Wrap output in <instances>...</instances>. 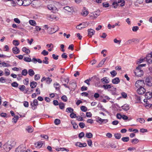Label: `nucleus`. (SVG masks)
<instances>
[{"label": "nucleus", "instance_id": "5fc2aeb1", "mask_svg": "<svg viewBox=\"0 0 152 152\" xmlns=\"http://www.w3.org/2000/svg\"><path fill=\"white\" fill-rule=\"evenodd\" d=\"M23 83L24 85H27L29 83V79L28 78H26L23 80Z\"/></svg>", "mask_w": 152, "mask_h": 152}, {"label": "nucleus", "instance_id": "6e6552de", "mask_svg": "<svg viewBox=\"0 0 152 152\" xmlns=\"http://www.w3.org/2000/svg\"><path fill=\"white\" fill-rule=\"evenodd\" d=\"M26 149V148L24 145H20L16 148L15 152H22L23 150Z\"/></svg>", "mask_w": 152, "mask_h": 152}, {"label": "nucleus", "instance_id": "c756f323", "mask_svg": "<svg viewBox=\"0 0 152 152\" xmlns=\"http://www.w3.org/2000/svg\"><path fill=\"white\" fill-rule=\"evenodd\" d=\"M93 13L95 16V18H96L100 15V11L99 10H98L95 12H94Z\"/></svg>", "mask_w": 152, "mask_h": 152}, {"label": "nucleus", "instance_id": "f704fd0d", "mask_svg": "<svg viewBox=\"0 0 152 152\" xmlns=\"http://www.w3.org/2000/svg\"><path fill=\"white\" fill-rule=\"evenodd\" d=\"M56 150L58 151H66V152H68L69 151L68 149H66L64 148H56Z\"/></svg>", "mask_w": 152, "mask_h": 152}, {"label": "nucleus", "instance_id": "4468645a", "mask_svg": "<svg viewBox=\"0 0 152 152\" xmlns=\"http://www.w3.org/2000/svg\"><path fill=\"white\" fill-rule=\"evenodd\" d=\"M88 10L86 9L85 7H83L82 12L81 13L82 15L83 16H86L88 14Z\"/></svg>", "mask_w": 152, "mask_h": 152}, {"label": "nucleus", "instance_id": "bb28decb", "mask_svg": "<svg viewBox=\"0 0 152 152\" xmlns=\"http://www.w3.org/2000/svg\"><path fill=\"white\" fill-rule=\"evenodd\" d=\"M102 119L99 117H96V121L98 123H99L100 124H102Z\"/></svg>", "mask_w": 152, "mask_h": 152}, {"label": "nucleus", "instance_id": "338daca9", "mask_svg": "<svg viewBox=\"0 0 152 152\" xmlns=\"http://www.w3.org/2000/svg\"><path fill=\"white\" fill-rule=\"evenodd\" d=\"M84 133L83 132H81L79 134L78 137L80 139L83 138L84 136Z\"/></svg>", "mask_w": 152, "mask_h": 152}, {"label": "nucleus", "instance_id": "4c0bfd02", "mask_svg": "<svg viewBox=\"0 0 152 152\" xmlns=\"http://www.w3.org/2000/svg\"><path fill=\"white\" fill-rule=\"evenodd\" d=\"M137 121H138L141 124L144 123L145 122V120L142 118H138L137 119Z\"/></svg>", "mask_w": 152, "mask_h": 152}, {"label": "nucleus", "instance_id": "e433bc0d", "mask_svg": "<svg viewBox=\"0 0 152 152\" xmlns=\"http://www.w3.org/2000/svg\"><path fill=\"white\" fill-rule=\"evenodd\" d=\"M86 136L88 138H91L92 137L93 135L90 132L87 133L86 134Z\"/></svg>", "mask_w": 152, "mask_h": 152}, {"label": "nucleus", "instance_id": "20e7f679", "mask_svg": "<svg viewBox=\"0 0 152 152\" xmlns=\"http://www.w3.org/2000/svg\"><path fill=\"white\" fill-rule=\"evenodd\" d=\"M30 105L31 108L34 110L37 108V106L38 105V101L37 99H35L33 102H31Z\"/></svg>", "mask_w": 152, "mask_h": 152}, {"label": "nucleus", "instance_id": "423d86ee", "mask_svg": "<svg viewBox=\"0 0 152 152\" xmlns=\"http://www.w3.org/2000/svg\"><path fill=\"white\" fill-rule=\"evenodd\" d=\"M58 27L56 26L53 28L50 27L48 29V33L49 34H52L58 31Z\"/></svg>", "mask_w": 152, "mask_h": 152}, {"label": "nucleus", "instance_id": "49530a36", "mask_svg": "<svg viewBox=\"0 0 152 152\" xmlns=\"http://www.w3.org/2000/svg\"><path fill=\"white\" fill-rule=\"evenodd\" d=\"M61 81H64L65 83H69V80L68 78H61Z\"/></svg>", "mask_w": 152, "mask_h": 152}, {"label": "nucleus", "instance_id": "e2e57ef3", "mask_svg": "<svg viewBox=\"0 0 152 152\" xmlns=\"http://www.w3.org/2000/svg\"><path fill=\"white\" fill-rule=\"evenodd\" d=\"M52 80L51 78L49 77L46 78V81L47 83L48 84L50 83L52 81Z\"/></svg>", "mask_w": 152, "mask_h": 152}, {"label": "nucleus", "instance_id": "37998d69", "mask_svg": "<svg viewBox=\"0 0 152 152\" xmlns=\"http://www.w3.org/2000/svg\"><path fill=\"white\" fill-rule=\"evenodd\" d=\"M112 5L113 6V7L114 8H116L118 6V4L117 3V0L114 1L112 4Z\"/></svg>", "mask_w": 152, "mask_h": 152}, {"label": "nucleus", "instance_id": "58836bf2", "mask_svg": "<svg viewBox=\"0 0 152 152\" xmlns=\"http://www.w3.org/2000/svg\"><path fill=\"white\" fill-rule=\"evenodd\" d=\"M0 64H1L2 66L4 67H9L11 66L9 64H7L5 62L0 63Z\"/></svg>", "mask_w": 152, "mask_h": 152}, {"label": "nucleus", "instance_id": "a211bd4d", "mask_svg": "<svg viewBox=\"0 0 152 152\" xmlns=\"http://www.w3.org/2000/svg\"><path fill=\"white\" fill-rule=\"evenodd\" d=\"M75 145L76 146L80 147H85L87 146V144L85 142L81 143L80 142H77L76 143Z\"/></svg>", "mask_w": 152, "mask_h": 152}, {"label": "nucleus", "instance_id": "c03bdc74", "mask_svg": "<svg viewBox=\"0 0 152 152\" xmlns=\"http://www.w3.org/2000/svg\"><path fill=\"white\" fill-rule=\"evenodd\" d=\"M23 60L24 61L27 62H30L31 61V58L28 57H24L23 58Z\"/></svg>", "mask_w": 152, "mask_h": 152}, {"label": "nucleus", "instance_id": "79ce46f5", "mask_svg": "<svg viewBox=\"0 0 152 152\" xmlns=\"http://www.w3.org/2000/svg\"><path fill=\"white\" fill-rule=\"evenodd\" d=\"M19 118V117L17 115H15L14 116V118H13L12 119L13 122H14L15 123H16Z\"/></svg>", "mask_w": 152, "mask_h": 152}, {"label": "nucleus", "instance_id": "ea45409f", "mask_svg": "<svg viewBox=\"0 0 152 152\" xmlns=\"http://www.w3.org/2000/svg\"><path fill=\"white\" fill-rule=\"evenodd\" d=\"M111 76L112 77H115L117 75V72L115 70H113L110 72Z\"/></svg>", "mask_w": 152, "mask_h": 152}, {"label": "nucleus", "instance_id": "f257e3e1", "mask_svg": "<svg viewBox=\"0 0 152 152\" xmlns=\"http://www.w3.org/2000/svg\"><path fill=\"white\" fill-rule=\"evenodd\" d=\"M135 75L138 77H141L143 75V71L140 68L137 67L136 69L134 71Z\"/></svg>", "mask_w": 152, "mask_h": 152}, {"label": "nucleus", "instance_id": "39448f33", "mask_svg": "<svg viewBox=\"0 0 152 152\" xmlns=\"http://www.w3.org/2000/svg\"><path fill=\"white\" fill-rule=\"evenodd\" d=\"M88 25V23H87V22H84L80 24L76 27V28L80 30L83 28H84L87 27Z\"/></svg>", "mask_w": 152, "mask_h": 152}, {"label": "nucleus", "instance_id": "2f4dec72", "mask_svg": "<svg viewBox=\"0 0 152 152\" xmlns=\"http://www.w3.org/2000/svg\"><path fill=\"white\" fill-rule=\"evenodd\" d=\"M88 97L90 99H92L93 98L94 93L90 91H88Z\"/></svg>", "mask_w": 152, "mask_h": 152}, {"label": "nucleus", "instance_id": "6ab92c4d", "mask_svg": "<svg viewBox=\"0 0 152 152\" xmlns=\"http://www.w3.org/2000/svg\"><path fill=\"white\" fill-rule=\"evenodd\" d=\"M12 51L13 53L15 54L19 53L20 50L17 47H14L12 48Z\"/></svg>", "mask_w": 152, "mask_h": 152}, {"label": "nucleus", "instance_id": "052dcab7", "mask_svg": "<svg viewBox=\"0 0 152 152\" xmlns=\"http://www.w3.org/2000/svg\"><path fill=\"white\" fill-rule=\"evenodd\" d=\"M70 116L71 118H76V115L73 112H72L71 113Z\"/></svg>", "mask_w": 152, "mask_h": 152}, {"label": "nucleus", "instance_id": "f03ea898", "mask_svg": "<svg viewBox=\"0 0 152 152\" xmlns=\"http://www.w3.org/2000/svg\"><path fill=\"white\" fill-rule=\"evenodd\" d=\"M145 84L144 80H138L135 83V85L137 88L143 87L145 86Z\"/></svg>", "mask_w": 152, "mask_h": 152}, {"label": "nucleus", "instance_id": "1a4fd4ad", "mask_svg": "<svg viewBox=\"0 0 152 152\" xmlns=\"http://www.w3.org/2000/svg\"><path fill=\"white\" fill-rule=\"evenodd\" d=\"M22 5L24 6H27L31 3V0H24L23 1H20Z\"/></svg>", "mask_w": 152, "mask_h": 152}, {"label": "nucleus", "instance_id": "0e129e2a", "mask_svg": "<svg viewBox=\"0 0 152 152\" xmlns=\"http://www.w3.org/2000/svg\"><path fill=\"white\" fill-rule=\"evenodd\" d=\"M139 28L137 26H134L132 27V30L133 31H137Z\"/></svg>", "mask_w": 152, "mask_h": 152}, {"label": "nucleus", "instance_id": "72a5a7b5", "mask_svg": "<svg viewBox=\"0 0 152 152\" xmlns=\"http://www.w3.org/2000/svg\"><path fill=\"white\" fill-rule=\"evenodd\" d=\"M66 111L68 113H71L74 111V110L73 108L71 107L67 108L66 109Z\"/></svg>", "mask_w": 152, "mask_h": 152}, {"label": "nucleus", "instance_id": "f3484780", "mask_svg": "<svg viewBox=\"0 0 152 152\" xmlns=\"http://www.w3.org/2000/svg\"><path fill=\"white\" fill-rule=\"evenodd\" d=\"M88 36L91 37L94 34L95 31L93 29L91 28L88 30Z\"/></svg>", "mask_w": 152, "mask_h": 152}, {"label": "nucleus", "instance_id": "9b49d317", "mask_svg": "<svg viewBox=\"0 0 152 152\" xmlns=\"http://www.w3.org/2000/svg\"><path fill=\"white\" fill-rule=\"evenodd\" d=\"M145 91V89L143 88V87L139 88L137 90V92L139 94H143Z\"/></svg>", "mask_w": 152, "mask_h": 152}, {"label": "nucleus", "instance_id": "412c9836", "mask_svg": "<svg viewBox=\"0 0 152 152\" xmlns=\"http://www.w3.org/2000/svg\"><path fill=\"white\" fill-rule=\"evenodd\" d=\"M112 83L114 84H117L120 82V80L118 77H116L112 80Z\"/></svg>", "mask_w": 152, "mask_h": 152}, {"label": "nucleus", "instance_id": "13d9d810", "mask_svg": "<svg viewBox=\"0 0 152 152\" xmlns=\"http://www.w3.org/2000/svg\"><path fill=\"white\" fill-rule=\"evenodd\" d=\"M59 108L61 109H63L64 107V103L62 102H61L59 104Z\"/></svg>", "mask_w": 152, "mask_h": 152}, {"label": "nucleus", "instance_id": "a878e982", "mask_svg": "<svg viewBox=\"0 0 152 152\" xmlns=\"http://www.w3.org/2000/svg\"><path fill=\"white\" fill-rule=\"evenodd\" d=\"M28 73L29 75L31 77H32L35 74V72L32 69H29L28 71Z\"/></svg>", "mask_w": 152, "mask_h": 152}, {"label": "nucleus", "instance_id": "2eb2a0df", "mask_svg": "<svg viewBox=\"0 0 152 152\" xmlns=\"http://www.w3.org/2000/svg\"><path fill=\"white\" fill-rule=\"evenodd\" d=\"M48 8L50 10L56 12L57 10V8L53 5L50 4L47 6Z\"/></svg>", "mask_w": 152, "mask_h": 152}, {"label": "nucleus", "instance_id": "ddd939ff", "mask_svg": "<svg viewBox=\"0 0 152 152\" xmlns=\"http://www.w3.org/2000/svg\"><path fill=\"white\" fill-rule=\"evenodd\" d=\"M101 81L103 84H107L110 82L109 79L107 77H103L101 79Z\"/></svg>", "mask_w": 152, "mask_h": 152}, {"label": "nucleus", "instance_id": "09e8293b", "mask_svg": "<svg viewBox=\"0 0 152 152\" xmlns=\"http://www.w3.org/2000/svg\"><path fill=\"white\" fill-rule=\"evenodd\" d=\"M18 88L20 91H23L26 89V87L24 85H20Z\"/></svg>", "mask_w": 152, "mask_h": 152}, {"label": "nucleus", "instance_id": "680f3d73", "mask_svg": "<svg viewBox=\"0 0 152 152\" xmlns=\"http://www.w3.org/2000/svg\"><path fill=\"white\" fill-rule=\"evenodd\" d=\"M61 99L65 102H66L67 100V98L65 95L61 97Z\"/></svg>", "mask_w": 152, "mask_h": 152}, {"label": "nucleus", "instance_id": "393cba45", "mask_svg": "<svg viewBox=\"0 0 152 152\" xmlns=\"http://www.w3.org/2000/svg\"><path fill=\"white\" fill-rule=\"evenodd\" d=\"M107 58H104L99 63L97 67H101L102 66V65L104 64V63L106 59H107Z\"/></svg>", "mask_w": 152, "mask_h": 152}, {"label": "nucleus", "instance_id": "3c124183", "mask_svg": "<svg viewBox=\"0 0 152 152\" xmlns=\"http://www.w3.org/2000/svg\"><path fill=\"white\" fill-rule=\"evenodd\" d=\"M138 142V140L137 138L133 139L132 140V142L133 144H137Z\"/></svg>", "mask_w": 152, "mask_h": 152}, {"label": "nucleus", "instance_id": "0eeeda50", "mask_svg": "<svg viewBox=\"0 0 152 152\" xmlns=\"http://www.w3.org/2000/svg\"><path fill=\"white\" fill-rule=\"evenodd\" d=\"M146 84L149 86H152V78L151 77H148L145 80Z\"/></svg>", "mask_w": 152, "mask_h": 152}, {"label": "nucleus", "instance_id": "a18cd8bd", "mask_svg": "<svg viewBox=\"0 0 152 152\" xmlns=\"http://www.w3.org/2000/svg\"><path fill=\"white\" fill-rule=\"evenodd\" d=\"M26 130L29 133H31L33 131V128L31 127H28L26 129Z\"/></svg>", "mask_w": 152, "mask_h": 152}, {"label": "nucleus", "instance_id": "a19ab883", "mask_svg": "<svg viewBox=\"0 0 152 152\" xmlns=\"http://www.w3.org/2000/svg\"><path fill=\"white\" fill-rule=\"evenodd\" d=\"M129 137H123L121 138V140L124 142H127L129 140Z\"/></svg>", "mask_w": 152, "mask_h": 152}, {"label": "nucleus", "instance_id": "f8f14e48", "mask_svg": "<svg viewBox=\"0 0 152 152\" xmlns=\"http://www.w3.org/2000/svg\"><path fill=\"white\" fill-rule=\"evenodd\" d=\"M43 142L42 141H39L34 144L35 146L37 148H40L42 146Z\"/></svg>", "mask_w": 152, "mask_h": 152}, {"label": "nucleus", "instance_id": "b1692460", "mask_svg": "<svg viewBox=\"0 0 152 152\" xmlns=\"http://www.w3.org/2000/svg\"><path fill=\"white\" fill-rule=\"evenodd\" d=\"M64 9L69 12H71L73 10L72 7L69 6L64 7Z\"/></svg>", "mask_w": 152, "mask_h": 152}, {"label": "nucleus", "instance_id": "bf43d9fd", "mask_svg": "<svg viewBox=\"0 0 152 152\" xmlns=\"http://www.w3.org/2000/svg\"><path fill=\"white\" fill-rule=\"evenodd\" d=\"M13 44L15 46H17L19 45V43L18 41L16 40H13Z\"/></svg>", "mask_w": 152, "mask_h": 152}, {"label": "nucleus", "instance_id": "c85d7f7f", "mask_svg": "<svg viewBox=\"0 0 152 152\" xmlns=\"http://www.w3.org/2000/svg\"><path fill=\"white\" fill-rule=\"evenodd\" d=\"M71 123L73 126V128L74 129H76L78 128V126L74 121H71Z\"/></svg>", "mask_w": 152, "mask_h": 152}, {"label": "nucleus", "instance_id": "8fccbe9b", "mask_svg": "<svg viewBox=\"0 0 152 152\" xmlns=\"http://www.w3.org/2000/svg\"><path fill=\"white\" fill-rule=\"evenodd\" d=\"M55 124L56 125H58L60 124V120L58 119H56L54 121Z\"/></svg>", "mask_w": 152, "mask_h": 152}, {"label": "nucleus", "instance_id": "5701e85b", "mask_svg": "<svg viewBox=\"0 0 152 152\" xmlns=\"http://www.w3.org/2000/svg\"><path fill=\"white\" fill-rule=\"evenodd\" d=\"M37 85V83L34 81H32L30 83V86L31 88H33L36 87Z\"/></svg>", "mask_w": 152, "mask_h": 152}, {"label": "nucleus", "instance_id": "774afa93", "mask_svg": "<svg viewBox=\"0 0 152 152\" xmlns=\"http://www.w3.org/2000/svg\"><path fill=\"white\" fill-rule=\"evenodd\" d=\"M79 126L80 128L83 129L84 128L85 126V124L83 122H80L79 124Z\"/></svg>", "mask_w": 152, "mask_h": 152}, {"label": "nucleus", "instance_id": "c9c22d12", "mask_svg": "<svg viewBox=\"0 0 152 152\" xmlns=\"http://www.w3.org/2000/svg\"><path fill=\"white\" fill-rule=\"evenodd\" d=\"M30 24L33 26H35L36 25V23L35 21L33 20H30L29 21Z\"/></svg>", "mask_w": 152, "mask_h": 152}, {"label": "nucleus", "instance_id": "9d476101", "mask_svg": "<svg viewBox=\"0 0 152 152\" xmlns=\"http://www.w3.org/2000/svg\"><path fill=\"white\" fill-rule=\"evenodd\" d=\"M146 60L149 63H152V53L148 54L146 57Z\"/></svg>", "mask_w": 152, "mask_h": 152}, {"label": "nucleus", "instance_id": "de8ad7c7", "mask_svg": "<svg viewBox=\"0 0 152 152\" xmlns=\"http://www.w3.org/2000/svg\"><path fill=\"white\" fill-rule=\"evenodd\" d=\"M48 58L47 57H45L44 58V60L42 61L43 63L44 64H48L49 63L48 61Z\"/></svg>", "mask_w": 152, "mask_h": 152}, {"label": "nucleus", "instance_id": "4d7b16f0", "mask_svg": "<svg viewBox=\"0 0 152 152\" xmlns=\"http://www.w3.org/2000/svg\"><path fill=\"white\" fill-rule=\"evenodd\" d=\"M41 54L44 56H46L48 55V51H46L45 50H43V51L41 52Z\"/></svg>", "mask_w": 152, "mask_h": 152}, {"label": "nucleus", "instance_id": "aec40b11", "mask_svg": "<svg viewBox=\"0 0 152 152\" xmlns=\"http://www.w3.org/2000/svg\"><path fill=\"white\" fill-rule=\"evenodd\" d=\"M121 108L122 109L125 111H127L129 109L130 107L129 105L127 104H125L122 106L121 107Z\"/></svg>", "mask_w": 152, "mask_h": 152}, {"label": "nucleus", "instance_id": "864d4df0", "mask_svg": "<svg viewBox=\"0 0 152 152\" xmlns=\"http://www.w3.org/2000/svg\"><path fill=\"white\" fill-rule=\"evenodd\" d=\"M54 86H55L56 89V90H58L60 89V85L58 83H54Z\"/></svg>", "mask_w": 152, "mask_h": 152}, {"label": "nucleus", "instance_id": "dca6fc26", "mask_svg": "<svg viewBox=\"0 0 152 152\" xmlns=\"http://www.w3.org/2000/svg\"><path fill=\"white\" fill-rule=\"evenodd\" d=\"M12 147V146L8 143L4 145V148L7 151L10 150Z\"/></svg>", "mask_w": 152, "mask_h": 152}, {"label": "nucleus", "instance_id": "473e14b6", "mask_svg": "<svg viewBox=\"0 0 152 152\" xmlns=\"http://www.w3.org/2000/svg\"><path fill=\"white\" fill-rule=\"evenodd\" d=\"M28 72L26 69H25L22 70L21 75L23 76H26L28 74Z\"/></svg>", "mask_w": 152, "mask_h": 152}, {"label": "nucleus", "instance_id": "603ef678", "mask_svg": "<svg viewBox=\"0 0 152 152\" xmlns=\"http://www.w3.org/2000/svg\"><path fill=\"white\" fill-rule=\"evenodd\" d=\"M11 86L14 87H18V84L16 82H14L11 84Z\"/></svg>", "mask_w": 152, "mask_h": 152}, {"label": "nucleus", "instance_id": "7c9ffc66", "mask_svg": "<svg viewBox=\"0 0 152 152\" xmlns=\"http://www.w3.org/2000/svg\"><path fill=\"white\" fill-rule=\"evenodd\" d=\"M22 50L23 52H25L27 54L29 53L30 52V50L29 49L26 48L25 47H23L22 48Z\"/></svg>", "mask_w": 152, "mask_h": 152}, {"label": "nucleus", "instance_id": "69168bd1", "mask_svg": "<svg viewBox=\"0 0 152 152\" xmlns=\"http://www.w3.org/2000/svg\"><path fill=\"white\" fill-rule=\"evenodd\" d=\"M40 78V76L39 75H34V80H37Z\"/></svg>", "mask_w": 152, "mask_h": 152}, {"label": "nucleus", "instance_id": "4be33fe9", "mask_svg": "<svg viewBox=\"0 0 152 152\" xmlns=\"http://www.w3.org/2000/svg\"><path fill=\"white\" fill-rule=\"evenodd\" d=\"M117 1L118 5H120L122 7L125 5V2L124 0H118Z\"/></svg>", "mask_w": 152, "mask_h": 152}, {"label": "nucleus", "instance_id": "cd10ccee", "mask_svg": "<svg viewBox=\"0 0 152 152\" xmlns=\"http://www.w3.org/2000/svg\"><path fill=\"white\" fill-rule=\"evenodd\" d=\"M114 136L116 139H119L121 137V135L120 133H115L114 134Z\"/></svg>", "mask_w": 152, "mask_h": 152}, {"label": "nucleus", "instance_id": "6e6d98bb", "mask_svg": "<svg viewBox=\"0 0 152 152\" xmlns=\"http://www.w3.org/2000/svg\"><path fill=\"white\" fill-rule=\"evenodd\" d=\"M81 110L83 112H86L87 110V108L84 106H82L80 107Z\"/></svg>", "mask_w": 152, "mask_h": 152}, {"label": "nucleus", "instance_id": "7ed1b4c3", "mask_svg": "<svg viewBox=\"0 0 152 152\" xmlns=\"http://www.w3.org/2000/svg\"><path fill=\"white\" fill-rule=\"evenodd\" d=\"M102 87L104 88V89L105 90L109 88H112L113 89L114 92L113 93V94L115 95V94L116 89V88H114L113 86H112L111 85L104 84L103 85Z\"/></svg>", "mask_w": 152, "mask_h": 152}]
</instances>
